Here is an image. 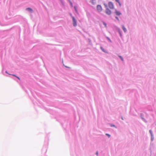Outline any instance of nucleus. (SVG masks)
<instances>
[{
    "label": "nucleus",
    "mask_w": 156,
    "mask_h": 156,
    "mask_svg": "<svg viewBox=\"0 0 156 156\" xmlns=\"http://www.w3.org/2000/svg\"><path fill=\"white\" fill-rule=\"evenodd\" d=\"M73 20V25L74 26H76L77 25L76 21L73 16L72 17Z\"/></svg>",
    "instance_id": "f257e3e1"
},
{
    "label": "nucleus",
    "mask_w": 156,
    "mask_h": 156,
    "mask_svg": "<svg viewBox=\"0 0 156 156\" xmlns=\"http://www.w3.org/2000/svg\"><path fill=\"white\" fill-rule=\"evenodd\" d=\"M108 5L109 8L111 9H114V5L113 3L112 2H109L108 3Z\"/></svg>",
    "instance_id": "f03ea898"
},
{
    "label": "nucleus",
    "mask_w": 156,
    "mask_h": 156,
    "mask_svg": "<svg viewBox=\"0 0 156 156\" xmlns=\"http://www.w3.org/2000/svg\"><path fill=\"white\" fill-rule=\"evenodd\" d=\"M97 10L99 12H100L102 10V7L100 5H98L97 6Z\"/></svg>",
    "instance_id": "7ed1b4c3"
},
{
    "label": "nucleus",
    "mask_w": 156,
    "mask_h": 156,
    "mask_svg": "<svg viewBox=\"0 0 156 156\" xmlns=\"http://www.w3.org/2000/svg\"><path fill=\"white\" fill-rule=\"evenodd\" d=\"M105 12L107 14L109 15H110L111 13V10L108 8L106 9Z\"/></svg>",
    "instance_id": "20e7f679"
},
{
    "label": "nucleus",
    "mask_w": 156,
    "mask_h": 156,
    "mask_svg": "<svg viewBox=\"0 0 156 156\" xmlns=\"http://www.w3.org/2000/svg\"><path fill=\"white\" fill-rule=\"evenodd\" d=\"M115 13H116V14L118 16H119L121 14V13L120 12H119V11H116Z\"/></svg>",
    "instance_id": "39448f33"
},
{
    "label": "nucleus",
    "mask_w": 156,
    "mask_h": 156,
    "mask_svg": "<svg viewBox=\"0 0 156 156\" xmlns=\"http://www.w3.org/2000/svg\"><path fill=\"white\" fill-rule=\"evenodd\" d=\"M122 28L125 32H126V29L123 25H122Z\"/></svg>",
    "instance_id": "423d86ee"
},
{
    "label": "nucleus",
    "mask_w": 156,
    "mask_h": 156,
    "mask_svg": "<svg viewBox=\"0 0 156 156\" xmlns=\"http://www.w3.org/2000/svg\"><path fill=\"white\" fill-rule=\"evenodd\" d=\"M27 9L29 11H30V12H32L33 11L32 9H31L30 8H27Z\"/></svg>",
    "instance_id": "0eeeda50"
},
{
    "label": "nucleus",
    "mask_w": 156,
    "mask_h": 156,
    "mask_svg": "<svg viewBox=\"0 0 156 156\" xmlns=\"http://www.w3.org/2000/svg\"><path fill=\"white\" fill-rule=\"evenodd\" d=\"M116 1L119 3V4L120 6H121V4L119 0H115Z\"/></svg>",
    "instance_id": "6e6552de"
},
{
    "label": "nucleus",
    "mask_w": 156,
    "mask_h": 156,
    "mask_svg": "<svg viewBox=\"0 0 156 156\" xmlns=\"http://www.w3.org/2000/svg\"><path fill=\"white\" fill-rule=\"evenodd\" d=\"M103 24L104 25V26H105V27H107V25H106V24L104 22H103Z\"/></svg>",
    "instance_id": "1a4fd4ad"
},
{
    "label": "nucleus",
    "mask_w": 156,
    "mask_h": 156,
    "mask_svg": "<svg viewBox=\"0 0 156 156\" xmlns=\"http://www.w3.org/2000/svg\"><path fill=\"white\" fill-rule=\"evenodd\" d=\"M13 75V76H16V77H17V78H18L19 80H20V78H19V77H18L16 76H15V75Z\"/></svg>",
    "instance_id": "9d476101"
},
{
    "label": "nucleus",
    "mask_w": 156,
    "mask_h": 156,
    "mask_svg": "<svg viewBox=\"0 0 156 156\" xmlns=\"http://www.w3.org/2000/svg\"><path fill=\"white\" fill-rule=\"evenodd\" d=\"M111 127H115L116 128V127H115V126L114 125H112V124H111Z\"/></svg>",
    "instance_id": "9b49d317"
},
{
    "label": "nucleus",
    "mask_w": 156,
    "mask_h": 156,
    "mask_svg": "<svg viewBox=\"0 0 156 156\" xmlns=\"http://www.w3.org/2000/svg\"><path fill=\"white\" fill-rule=\"evenodd\" d=\"M106 135L107 136L109 137H110V135L108 133H106Z\"/></svg>",
    "instance_id": "f8f14e48"
},
{
    "label": "nucleus",
    "mask_w": 156,
    "mask_h": 156,
    "mask_svg": "<svg viewBox=\"0 0 156 156\" xmlns=\"http://www.w3.org/2000/svg\"><path fill=\"white\" fill-rule=\"evenodd\" d=\"M119 57L122 60V61H123V58H122V57L121 56H119Z\"/></svg>",
    "instance_id": "ddd939ff"
},
{
    "label": "nucleus",
    "mask_w": 156,
    "mask_h": 156,
    "mask_svg": "<svg viewBox=\"0 0 156 156\" xmlns=\"http://www.w3.org/2000/svg\"><path fill=\"white\" fill-rule=\"evenodd\" d=\"M115 18H116V19L117 20H119V18H118V17H115Z\"/></svg>",
    "instance_id": "4468645a"
},
{
    "label": "nucleus",
    "mask_w": 156,
    "mask_h": 156,
    "mask_svg": "<svg viewBox=\"0 0 156 156\" xmlns=\"http://www.w3.org/2000/svg\"><path fill=\"white\" fill-rule=\"evenodd\" d=\"M149 131H150L151 134H152V132H151V130H150Z\"/></svg>",
    "instance_id": "2eb2a0df"
},
{
    "label": "nucleus",
    "mask_w": 156,
    "mask_h": 156,
    "mask_svg": "<svg viewBox=\"0 0 156 156\" xmlns=\"http://www.w3.org/2000/svg\"><path fill=\"white\" fill-rule=\"evenodd\" d=\"M96 154H97V155H98V152H96Z\"/></svg>",
    "instance_id": "dca6fc26"
},
{
    "label": "nucleus",
    "mask_w": 156,
    "mask_h": 156,
    "mask_svg": "<svg viewBox=\"0 0 156 156\" xmlns=\"http://www.w3.org/2000/svg\"><path fill=\"white\" fill-rule=\"evenodd\" d=\"M122 120H123L122 117Z\"/></svg>",
    "instance_id": "f3484780"
},
{
    "label": "nucleus",
    "mask_w": 156,
    "mask_h": 156,
    "mask_svg": "<svg viewBox=\"0 0 156 156\" xmlns=\"http://www.w3.org/2000/svg\"><path fill=\"white\" fill-rule=\"evenodd\" d=\"M107 38L108 39V40H109V39L108 38Z\"/></svg>",
    "instance_id": "a211bd4d"
},
{
    "label": "nucleus",
    "mask_w": 156,
    "mask_h": 156,
    "mask_svg": "<svg viewBox=\"0 0 156 156\" xmlns=\"http://www.w3.org/2000/svg\"><path fill=\"white\" fill-rule=\"evenodd\" d=\"M105 6L106 7V5H105Z\"/></svg>",
    "instance_id": "6ab92c4d"
},
{
    "label": "nucleus",
    "mask_w": 156,
    "mask_h": 156,
    "mask_svg": "<svg viewBox=\"0 0 156 156\" xmlns=\"http://www.w3.org/2000/svg\"><path fill=\"white\" fill-rule=\"evenodd\" d=\"M74 8H75V7H74ZM75 9H76V8H75ZM75 10H76V9H75Z\"/></svg>",
    "instance_id": "aec40b11"
}]
</instances>
